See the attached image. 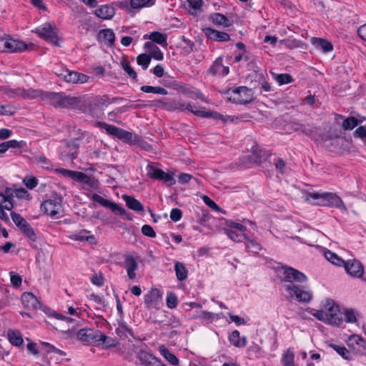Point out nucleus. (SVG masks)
I'll list each match as a JSON object with an SVG mask.
<instances>
[{"label":"nucleus","instance_id":"nucleus-18","mask_svg":"<svg viewBox=\"0 0 366 366\" xmlns=\"http://www.w3.org/2000/svg\"><path fill=\"white\" fill-rule=\"evenodd\" d=\"M203 32L206 36L216 41H229L230 40L229 35L223 31H219L210 27L203 29Z\"/></svg>","mask_w":366,"mask_h":366},{"label":"nucleus","instance_id":"nucleus-25","mask_svg":"<svg viewBox=\"0 0 366 366\" xmlns=\"http://www.w3.org/2000/svg\"><path fill=\"white\" fill-rule=\"evenodd\" d=\"M97 16L102 19H111L115 14L114 8L110 5H102L94 11Z\"/></svg>","mask_w":366,"mask_h":366},{"label":"nucleus","instance_id":"nucleus-6","mask_svg":"<svg viewBox=\"0 0 366 366\" xmlns=\"http://www.w3.org/2000/svg\"><path fill=\"white\" fill-rule=\"evenodd\" d=\"M285 289L291 298L297 301L307 303L312 298V293L307 287L298 285H286Z\"/></svg>","mask_w":366,"mask_h":366},{"label":"nucleus","instance_id":"nucleus-49","mask_svg":"<svg viewBox=\"0 0 366 366\" xmlns=\"http://www.w3.org/2000/svg\"><path fill=\"white\" fill-rule=\"evenodd\" d=\"M121 65L124 71L129 75L130 78L134 80H137V74L134 69L130 66L129 62L127 60H123L121 62Z\"/></svg>","mask_w":366,"mask_h":366},{"label":"nucleus","instance_id":"nucleus-26","mask_svg":"<svg viewBox=\"0 0 366 366\" xmlns=\"http://www.w3.org/2000/svg\"><path fill=\"white\" fill-rule=\"evenodd\" d=\"M144 39H150L152 42L158 44L162 46H167V35L159 31H153L149 34H144Z\"/></svg>","mask_w":366,"mask_h":366},{"label":"nucleus","instance_id":"nucleus-9","mask_svg":"<svg viewBox=\"0 0 366 366\" xmlns=\"http://www.w3.org/2000/svg\"><path fill=\"white\" fill-rule=\"evenodd\" d=\"M307 280V276L300 271L291 267L283 268L282 282H288L289 285H296L295 283H302Z\"/></svg>","mask_w":366,"mask_h":366},{"label":"nucleus","instance_id":"nucleus-53","mask_svg":"<svg viewBox=\"0 0 366 366\" xmlns=\"http://www.w3.org/2000/svg\"><path fill=\"white\" fill-rule=\"evenodd\" d=\"M274 79L280 85L287 84L293 81L292 76L289 74H280L274 76Z\"/></svg>","mask_w":366,"mask_h":366},{"label":"nucleus","instance_id":"nucleus-21","mask_svg":"<svg viewBox=\"0 0 366 366\" xmlns=\"http://www.w3.org/2000/svg\"><path fill=\"white\" fill-rule=\"evenodd\" d=\"M165 106L166 110L169 112H184L185 110H188L193 114V112L195 111L193 109L192 106L190 103L186 104L184 102H182L181 101L176 99H174L173 101L168 102V104H165Z\"/></svg>","mask_w":366,"mask_h":366},{"label":"nucleus","instance_id":"nucleus-14","mask_svg":"<svg viewBox=\"0 0 366 366\" xmlns=\"http://www.w3.org/2000/svg\"><path fill=\"white\" fill-rule=\"evenodd\" d=\"M346 272L354 277H361L364 273V268L362 263L356 259L345 262L343 266Z\"/></svg>","mask_w":366,"mask_h":366},{"label":"nucleus","instance_id":"nucleus-48","mask_svg":"<svg viewBox=\"0 0 366 366\" xmlns=\"http://www.w3.org/2000/svg\"><path fill=\"white\" fill-rule=\"evenodd\" d=\"M99 344H105L107 347H115L117 345V341L110 337L107 336L100 331V335L97 342Z\"/></svg>","mask_w":366,"mask_h":366},{"label":"nucleus","instance_id":"nucleus-13","mask_svg":"<svg viewBox=\"0 0 366 366\" xmlns=\"http://www.w3.org/2000/svg\"><path fill=\"white\" fill-rule=\"evenodd\" d=\"M147 175L152 179L169 183V185H173L176 182L172 174L165 172L162 169L156 168L150 164L148 165Z\"/></svg>","mask_w":366,"mask_h":366},{"label":"nucleus","instance_id":"nucleus-64","mask_svg":"<svg viewBox=\"0 0 366 366\" xmlns=\"http://www.w3.org/2000/svg\"><path fill=\"white\" fill-rule=\"evenodd\" d=\"M83 184H86L88 187L96 189L98 187L99 182L98 181L87 174L85 175L84 178Z\"/></svg>","mask_w":366,"mask_h":366},{"label":"nucleus","instance_id":"nucleus-45","mask_svg":"<svg viewBox=\"0 0 366 366\" xmlns=\"http://www.w3.org/2000/svg\"><path fill=\"white\" fill-rule=\"evenodd\" d=\"M93 102V105L99 108L102 106H107L109 104V97L107 95L96 96L90 97Z\"/></svg>","mask_w":366,"mask_h":366},{"label":"nucleus","instance_id":"nucleus-51","mask_svg":"<svg viewBox=\"0 0 366 366\" xmlns=\"http://www.w3.org/2000/svg\"><path fill=\"white\" fill-rule=\"evenodd\" d=\"M252 155L254 156V161L257 164H260L262 159L267 157L265 152L262 151L258 146L252 147Z\"/></svg>","mask_w":366,"mask_h":366},{"label":"nucleus","instance_id":"nucleus-36","mask_svg":"<svg viewBox=\"0 0 366 366\" xmlns=\"http://www.w3.org/2000/svg\"><path fill=\"white\" fill-rule=\"evenodd\" d=\"M210 19L216 25H221L224 27H229L232 25V21H230L225 15L220 13L212 14L210 16Z\"/></svg>","mask_w":366,"mask_h":366},{"label":"nucleus","instance_id":"nucleus-61","mask_svg":"<svg viewBox=\"0 0 366 366\" xmlns=\"http://www.w3.org/2000/svg\"><path fill=\"white\" fill-rule=\"evenodd\" d=\"M10 279H11V283L14 287H19L21 285L22 278L19 274H17L14 272H10Z\"/></svg>","mask_w":366,"mask_h":366},{"label":"nucleus","instance_id":"nucleus-12","mask_svg":"<svg viewBox=\"0 0 366 366\" xmlns=\"http://www.w3.org/2000/svg\"><path fill=\"white\" fill-rule=\"evenodd\" d=\"M100 330L93 328H83L79 330L76 334L77 340L86 345L97 343Z\"/></svg>","mask_w":366,"mask_h":366},{"label":"nucleus","instance_id":"nucleus-40","mask_svg":"<svg viewBox=\"0 0 366 366\" xmlns=\"http://www.w3.org/2000/svg\"><path fill=\"white\" fill-rule=\"evenodd\" d=\"M11 217L12 221L21 231L29 224L24 217L16 212H12L11 213Z\"/></svg>","mask_w":366,"mask_h":366},{"label":"nucleus","instance_id":"nucleus-43","mask_svg":"<svg viewBox=\"0 0 366 366\" xmlns=\"http://www.w3.org/2000/svg\"><path fill=\"white\" fill-rule=\"evenodd\" d=\"M360 123V121L355 117H350L346 118L342 124V128L344 130H352L356 127Z\"/></svg>","mask_w":366,"mask_h":366},{"label":"nucleus","instance_id":"nucleus-38","mask_svg":"<svg viewBox=\"0 0 366 366\" xmlns=\"http://www.w3.org/2000/svg\"><path fill=\"white\" fill-rule=\"evenodd\" d=\"M174 270L179 281H184L187 278L188 270L183 263L176 262L174 264Z\"/></svg>","mask_w":366,"mask_h":366},{"label":"nucleus","instance_id":"nucleus-56","mask_svg":"<svg viewBox=\"0 0 366 366\" xmlns=\"http://www.w3.org/2000/svg\"><path fill=\"white\" fill-rule=\"evenodd\" d=\"M177 297L174 292L167 293V305L170 309H174L177 306Z\"/></svg>","mask_w":366,"mask_h":366},{"label":"nucleus","instance_id":"nucleus-3","mask_svg":"<svg viewBox=\"0 0 366 366\" xmlns=\"http://www.w3.org/2000/svg\"><path fill=\"white\" fill-rule=\"evenodd\" d=\"M314 317L325 324L333 326L340 327L342 323V317L339 306L333 301H327L325 308L316 311Z\"/></svg>","mask_w":366,"mask_h":366},{"label":"nucleus","instance_id":"nucleus-2","mask_svg":"<svg viewBox=\"0 0 366 366\" xmlns=\"http://www.w3.org/2000/svg\"><path fill=\"white\" fill-rule=\"evenodd\" d=\"M94 126L104 129L108 134L115 137L126 143L132 144H139L142 148L147 151L151 149V146L147 142L140 140L137 136L133 137L132 132H127L122 128L103 122H97Z\"/></svg>","mask_w":366,"mask_h":366},{"label":"nucleus","instance_id":"nucleus-20","mask_svg":"<svg viewBox=\"0 0 366 366\" xmlns=\"http://www.w3.org/2000/svg\"><path fill=\"white\" fill-rule=\"evenodd\" d=\"M98 109L97 107L93 105V102L90 98L86 99L81 98L79 111L92 117H95L98 114Z\"/></svg>","mask_w":366,"mask_h":366},{"label":"nucleus","instance_id":"nucleus-39","mask_svg":"<svg viewBox=\"0 0 366 366\" xmlns=\"http://www.w3.org/2000/svg\"><path fill=\"white\" fill-rule=\"evenodd\" d=\"M242 237L248 242V244L246 246V249L248 252L258 254L262 249V246L257 242L251 239L247 234H242Z\"/></svg>","mask_w":366,"mask_h":366},{"label":"nucleus","instance_id":"nucleus-35","mask_svg":"<svg viewBox=\"0 0 366 366\" xmlns=\"http://www.w3.org/2000/svg\"><path fill=\"white\" fill-rule=\"evenodd\" d=\"M162 295L158 289H152L144 297V302L149 307L156 302Z\"/></svg>","mask_w":366,"mask_h":366},{"label":"nucleus","instance_id":"nucleus-5","mask_svg":"<svg viewBox=\"0 0 366 366\" xmlns=\"http://www.w3.org/2000/svg\"><path fill=\"white\" fill-rule=\"evenodd\" d=\"M62 198L60 195L56 193L52 194L51 198L44 200L41 204V210L51 217H59L62 214Z\"/></svg>","mask_w":366,"mask_h":366},{"label":"nucleus","instance_id":"nucleus-58","mask_svg":"<svg viewBox=\"0 0 366 366\" xmlns=\"http://www.w3.org/2000/svg\"><path fill=\"white\" fill-rule=\"evenodd\" d=\"M345 320L347 322L354 323L357 321L356 317V312L354 310L350 309L346 310L344 312Z\"/></svg>","mask_w":366,"mask_h":366},{"label":"nucleus","instance_id":"nucleus-60","mask_svg":"<svg viewBox=\"0 0 366 366\" xmlns=\"http://www.w3.org/2000/svg\"><path fill=\"white\" fill-rule=\"evenodd\" d=\"M122 235L125 239H127L128 242H134L137 241L134 231L132 228L125 227Z\"/></svg>","mask_w":366,"mask_h":366},{"label":"nucleus","instance_id":"nucleus-16","mask_svg":"<svg viewBox=\"0 0 366 366\" xmlns=\"http://www.w3.org/2000/svg\"><path fill=\"white\" fill-rule=\"evenodd\" d=\"M229 72V68L223 65V56H219L207 70V73L212 76L217 75L226 76Z\"/></svg>","mask_w":366,"mask_h":366},{"label":"nucleus","instance_id":"nucleus-50","mask_svg":"<svg viewBox=\"0 0 366 366\" xmlns=\"http://www.w3.org/2000/svg\"><path fill=\"white\" fill-rule=\"evenodd\" d=\"M137 61L144 70H146L151 62V56L147 54H141L137 56Z\"/></svg>","mask_w":366,"mask_h":366},{"label":"nucleus","instance_id":"nucleus-10","mask_svg":"<svg viewBox=\"0 0 366 366\" xmlns=\"http://www.w3.org/2000/svg\"><path fill=\"white\" fill-rule=\"evenodd\" d=\"M92 199L94 202L99 203L102 206L110 209L113 212H114L116 214H119L122 216H126V219H127L129 220L132 219L129 214H127L125 209L124 207H122L121 205H119L115 202H111L108 199H106L97 194H94L92 196Z\"/></svg>","mask_w":366,"mask_h":366},{"label":"nucleus","instance_id":"nucleus-59","mask_svg":"<svg viewBox=\"0 0 366 366\" xmlns=\"http://www.w3.org/2000/svg\"><path fill=\"white\" fill-rule=\"evenodd\" d=\"M23 182L28 189H33L37 186L38 179L34 177H26Z\"/></svg>","mask_w":366,"mask_h":366},{"label":"nucleus","instance_id":"nucleus-42","mask_svg":"<svg viewBox=\"0 0 366 366\" xmlns=\"http://www.w3.org/2000/svg\"><path fill=\"white\" fill-rule=\"evenodd\" d=\"M141 91L145 93H154V94H159L162 95H167L168 94L167 90H166L164 88H162L161 86H148L144 85L141 86L140 88Z\"/></svg>","mask_w":366,"mask_h":366},{"label":"nucleus","instance_id":"nucleus-29","mask_svg":"<svg viewBox=\"0 0 366 366\" xmlns=\"http://www.w3.org/2000/svg\"><path fill=\"white\" fill-rule=\"evenodd\" d=\"M311 42L316 48L320 49L325 53H327L333 50L332 44L325 39L313 37Z\"/></svg>","mask_w":366,"mask_h":366},{"label":"nucleus","instance_id":"nucleus-8","mask_svg":"<svg viewBox=\"0 0 366 366\" xmlns=\"http://www.w3.org/2000/svg\"><path fill=\"white\" fill-rule=\"evenodd\" d=\"M227 94L229 96L230 99H232L234 102L238 104H246L252 100V89L246 86L230 88L227 92Z\"/></svg>","mask_w":366,"mask_h":366},{"label":"nucleus","instance_id":"nucleus-27","mask_svg":"<svg viewBox=\"0 0 366 366\" xmlns=\"http://www.w3.org/2000/svg\"><path fill=\"white\" fill-rule=\"evenodd\" d=\"M98 39L105 44L112 46L114 44L115 34L112 29H104L99 31L98 34Z\"/></svg>","mask_w":366,"mask_h":366},{"label":"nucleus","instance_id":"nucleus-1","mask_svg":"<svg viewBox=\"0 0 366 366\" xmlns=\"http://www.w3.org/2000/svg\"><path fill=\"white\" fill-rule=\"evenodd\" d=\"M0 90L9 97H21L24 99H31L40 97L42 100L48 102L54 107H60L63 93L43 92L39 89L26 90L21 88L11 89L8 86H1Z\"/></svg>","mask_w":366,"mask_h":366},{"label":"nucleus","instance_id":"nucleus-55","mask_svg":"<svg viewBox=\"0 0 366 366\" xmlns=\"http://www.w3.org/2000/svg\"><path fill=\"white\" fill-rule=\"evenodd\" d=\"M187 2L189 4V12L192 14H195L202 5V0H187Z\"/></svg>","mask_w":366,"mask_h":366},{"label":"nucleus","instance_id":"nucleus-46","mask_svg":"<svg viewBox=\"0 0 366 366\" xmlns=\"http://www.w3.org/2000/svg\"><path fill=\"white\" fill-rule=\"evenodd\" d=\"M295 355L293 351L288 349L282 355V362L284 366H295Z\"/></svg>","mask_w":366,"mask_h":366},{"label":"nucleus","instance_id":"nucleus-19","mask_svg":"<svg viewBox=\"0 0 366 366\" xmlns=\"http://www.w3.org/2000/svg\"><path fill=\"white\" fill-rule=\"evenodd\" d=\"M124 268L128 277L130 280H134L137 277L135 271L138 268V263L132 255L127 254L124 257Z\"/></svg>","mask_w":366,"mask_h":366},{"label":"nucleus","instance_id":"nucleus-57","mask_svg":"<svg viewBox=\"0 0 366 366\" xmlns=\"http://www.w3.org/2000/svg\"><path fill=\"white\" fill-rule=\"evenodd\" d=\"M353 136L355 138L360 139L363 143L366 144V127L364 126L357 127L354 132Z\"/></svg>","mask_w":366,"mask_h":366},{"label":"nucleus","instance_id":"nucleus-47","mask_svg":"<svg viewBox=\"0 0 366 366\" xmlns=\"http://www.w3.org/2000/svg\"><path fill=\"white\" fill-rule=\"evenodd\" d=\"M161 354L163 357L172 365H177L179 363L178 358L172 353L168 349L164 348L161 350Z\"/></svg>","mask_w":366,"mask_h":366},{"label":"nucleus","instance_id":"nucleus-30","mask_svg":"<svg viewBox=\"0 0 366 366\" xmlns=\"http://www.w3.org/2000/svg\"><path fill=\"white\" fill-rule=\"evenodd\" d=\"M193 114L200 117L212 118L214 119L220 120L224 122L227 121V119L222 114L217 112L196 109L194 112H193Z\"/></svg>","mask_w":366,"mask_h":366},{"label":"nucleus","instance_id":"nucleus-22","mask_svg":"<svg viewBox=\"0 0 366 366\" xmlns=\"http://www.w3.org/2000/svg\"><path fill=\"white\" fill-rule=\"evenodd\" d=\"M90 231L81 229L78 234H71L69 235V238L76 241H86L90 244H95L97 240L93 234H90Z\"/></svg>","mask_w":366,"mask_h":366},{"label":"nucleus","instance_id":"nucleus-52","mask_svg":"<svg viewBox=\"0 0 366 366\" xmlns=\"http://www.w3.org/2000/svg\"><path fill=\"white\" fill-rule=\"evenodd\" d=\"M330 347L334 349L345 360H350V351L345 346L332 344Z\"/></svg>","mask_w":366,"mask_h":366},{"label":"nucleus","instance_id":"nucleus-54","mask_svg":"<svg viewBox=\"0 0 366 366\" xmlns=\"http://www.w3.org/2000/svg\"><path fill=\"white\" fill-rule=\"evenodd\" d=\"M115 331L117 335L121 338L127 337L128 334L130 335L131 336L134 335L132 329L129 328L124 325H120L119 327L116 329Z\"/></svg>","mask_w":366,"mask_h":366},{"label":"nucleus","instance_id":"nucleus-7","mask_svg":"<svg viewBox=\"0 0 366 366\" xmlns=\"http://www.w3.org/2000/svg\"><path fill=\"white\" fill-rule=\"evenodd\" d=\"M33 46V44L27 45L23 41L14 39L10 36L0 39V51L2 52H21Z\"/></svg>","mask_w":366,"mask_h":366},{"label":"nucleus","instance_id":"nucleus-4","mask_svg":"<svg viewBox=\"0 0 366 366\" xmlns=\"http://www.w3.org/2000/svg\"><path fill=\"white\" fill-rule=\"evenodd\" d=\"M307 198H312L315 200H321L319 204L335 207L342 212H347V207L344 204L342 199L335 193L332 192H309L307 196Z\"/></svg>","mask_w":366,"mask_h":366},{"label":"nucleus","instance_id":"nucleus-44","mask_svg":"<svg viewBox=\"0 0 366 366\" xmlns=\"http://www.w3.org/2000/svg\"><path fill=\"white\" fill-rule=\"evenodd\" d=\"M273 164L274 165L276 170L281 174H284L288 171V167L286 165V162L282 158H274Z\"/></svg>","mask_w":366,"mask_h":366},{"label":"nucleus","instance_id":"nucleus-11","mask_svg":"<svg viewBox=\"0 0 366 366\" xmlns=\"http://www.w3.org/2000/svg\"><path fill=\"white\" fill-rule=\"evenodd\" d=\"M33 32L54 45L58 44V36L55 31V26L51 24H44L42 26L34 30Z\"/></svg>","mask_w":366,"mask_h":366},{"label":"nucleus","instance_id":"nucleus-37","mask_svg":"<svg viewBox=\"0 0 366 366\" xmlns=\"http://www.w3.org/2000/svg\"><path fill=\"white\" fill-rule=\"evenodd\" d=\"M324 256L326 259H327L332 264L342 267L345 264V260L339 257L337 254L332 252V251L327 249L324 252Z\"/></svg>","mask_w":366,"mask_h":366},{"label":"nucleus","instance_id":"nucleus-23","mask_svg":"<svg viewBox=\"0 0 366 366\" xmlns=\"http://www.w3.org/2000/svg\"><path fill=\"white\" fill-rule=\"evenodd\" d=\"M81 97H70L62 94L60 108L79 110Z\"/></svg>","mask_w":366,"mask_h":366},{"label":"nucleus","instance_id":"nucleus-31","mask_svg":"<svg viewBox=\"0 0 366 366\" xmlns=\"http://www.w3.org/2000/svg\"><path fill=\"white\" fill-rule=\"evenodd\" d=\"M123 199L126 202V205L135 212H144V207L142 203L134 197L128 195H124Z\"/></svg>","mask_w":366,"mask_h":366},{"label":"nucleus","instance_id":"nucleus-33","mask_svg":"<svg viewBox=\"0 0 366 366\" xmlns=\"http://www.w3.org/2000/svg\"><path fill=\"white\" fill-rule=\"evenodd\" d=\"M229 340L232 345L237 347H244L247 344V338L245 337H241L238 330H234L229 335Z\"/></svg>","mask_w":366,"mask_h":366},{"label":"nucleus","instance_id":"nucleus-15","mask_svg":"<svg viewBox=\"0 0 366 366\" xmlns=\"http://www.w3.org/2000/svg\"><path fill=\"white\" fill-rule=\"evenodd\" d=\"M137 356L142 366H167L153 355L147 351L140 350L137 352Z\"/></svg>","mask_w":366,"mask_h":366},{"label":"nucleus","instance_id":"nucleus-28","mask_svg":"<svg viewBox=\"0 0 366 366\" xmlns=\"http://www.w3.org/2000/svg\"><path fill=\"white\" fill-rule=\"evenodd\" d=\"M21 301L27 308L36 309L41 305L37 298L31 292H24L21 297Z\"/></svg>","mask_w":366,"mask_h":366},{"label":"nucleus","instance_id":"nucleus-41","mask_svg":"<svg viewBox=\"0 0 366 366\" xmlns=\"http://www.w3.org/2000/svg\"><path fill=\"white\" fill-rule=\"evenodd\" d=\"M8 337L11 344L14 346H20L23 343V338L18 331L9 330Z\"/></svg>","mask_w":366,"mask_h":366},{"label":"nucleus","instance_id":"nucleus-32","mask_svg":"<svg viewBox=\"0 0 366 366\" xmlns=\"http://www.w3.org/2000/svg\"><path fill=\"white\" fill-rule=\"evenodd\" d=\"M79 148L78 139H75L66 144L65 157L70 160H73L77 157V149Z\"/></svg>","mask_w":366,"mask_h":366},{"label":"nucleus","instance_id":"nucleus-34","mask_svg":"<svg viewBox=\"0 0 366 366\" xmlns=\"http://www.w3.org/2000/svg\"><path fill=\"white\" fill-rule=\"evenodd\" d=\"M293 129L296 132H301L302 134L311 137L317 132V128L312 124H304L294 123Z\"/></svg>","mask_w":366,"mask_h":366},{"label":"nucleus","instance_id":"nucleus-24","mask_svg":"<svg viewBox=\"0 0 366 366\" xmlns=\"http://www.w3.org/2000/svg\"><path fill=\"white\" fill-rule=\"evenodd\" d=\"M15 190L11 188H6L4 193L0 192V203H4V207L6 210L11 211L14 208L12 198Z\"/></svg>","mask_w":366,"mask_h":366},{"label":"nucleus","instance_id":"nucleus-62","mask_svg":"<svg viewBox=\"0 0 366 366\" xmlns=\"http://www.w3.org/2000/svg\"><path fill=\"white\" fill-rule=\"evenodd\" d=\"M21 232L26 237H27L32 242H35L36 240V234L30 224H29L28 227L23 229Z\"/></svg>","mask_w":366,"mask_h":366},{"label":"nucleus","instance_id":"nucleus-17","mask_svg":"<svg viewBox=\"0 0 366 366\" xmlns=\"http://www.w3.org/2000/svg\"><path fill=\"white\" fill-rule=\"evenodd\" d=\"M68 83L83 84L88 81L89 76L82 73L66 70L64 73L59 74Z\"/></svg>","mask_w":366,"mask_h":366},{"label":"nucleus","instance_id":"nucleus-63","mask_svg":"<svg viewBox=\"0 0 366 366\" xmlns=\"http://www.w3.org/2000/svg\"><path fill=\"white\" fill-rule=\"evenodd\" d=\"M21 232L26 237H27L32 242H35L36 240V234L30 224H29L28 227L23 229Z\"/></svg>","mask_w":366,"mask_h":366}]
</instances>
